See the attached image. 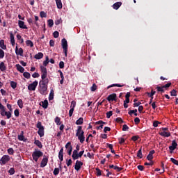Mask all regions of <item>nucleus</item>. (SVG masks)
Listing matches in <instances>:
<instances>
[{
    "instance_id": "aec40b11",
    "label": "nucleus",
    "mask_w": 178,
    "mask_h": 178,
    "mask_svg": "<svg viewBox=\"0 0 178 178\" xmlns=\"http://www.w3.org/2000/svg\"><path fill=\"white\" fill-rule=\"evenodd\" d=\"M6 69H7V67H6V65H5V63L1 62L0 63V70H1V72H6Z\"/></svg>"
},
{
    "instance_id": "7ed1b4c3",
    "label": "nucleus",
    "mask_w": 178,
    "mask_h": 178,
    "mask_svg": "<svg viewBox=\"0 0 178 178\" xmlns=\"http://www.w3.org/2000/svg\"><path fill=\"white\" fill-rule=\"evenodd\" d=\"M44 155V153L38 149H35V151L32 154V158L35 162H38V159L41 158Z\"/></svg>"
},
{
    "instance_id": "473e14b6",
    "label": "nucleus",
    "mask_w": 178,
    "mask_h": 178,
    "mask_svg": "<svg viewBox=\"0 0 178 178\" xmlns=\"http://www.w3.org/2000/svg\"><path fill=\"white\" fill-rule=\"evenodd\" d=\"M170 95L171 97H177V90L173 89L170 91Z\"/></svg>"
},
{
    "instance_id": "0e129e2a",
    "label": "nucleus",
    "mask_w": 178,
    "mask_h": 178,
    "mask_svg": "<svg viewBox=\"0 0 178 178\" xmlns=\"http://www.w3.org/2000/svg\"><path fill=\"white\" fill-rule=\"evenodd\" d=\"M70 147H72V143L68 142V143L65 145V148H66V149H69V148H70Z\"/></svg>"
},
{
    "instance_id": "79ce46f5",
    "label": "nucleus",
    "mask_w": 178,
    "mask_h": 178,
    "mask_svg": "<svg viewBox=\"0 0 178 178\" xmlns=\"http://www.w3.org/2000/svg\"><path fill=\"white\" fill-rule=\"evenodd\" d=\"M53 174L54 175V176H58V175H59V168H54Z\"/></svg>"
},
{
    "instance_id": "2eb2a0df",
    "label": "nucleus",
    "mask_w": 178,
    "mask_h": 178,
    "mask_svg": "<svg viewBox=\"0 0 178 178\" xmlns=\"http://www.w3.org/2000/svg\"><path fill=\"white\" fill-rule=\"evenodd\" d=\"M16 55H19V56H23V49L20 47L19 49L16 46L15 47Z\"/></svg>"
},
{
    "instance_id": "1a4fd4ad",
    "label": "nucleus",
    "mask_w": 178,
    "mask_h": 178,
    "mask_svg": "<svg viewBox=\"0 0 178 178\" xmlns=\"http://www.w3.org/2000/svg\"><path fill=\"white\" fill-rule=\"evenodd\" d=\"M48 164V156L44 155L43 159L40 163V168H45L46 165Z\"/></svg>"
},
{
    "instance_id": "a19ab883",
    "label": "nucleus",
    "mask_w": 178,
    "mask_h": 178,
    "mask_svg": "<svg viewBox=\"0 0 178 178\" xmlns=\"http://www.w3.org/2000/svg\"><path fill=\"white\" fill-rule=\"evenodd\" d=\"M48 63H49V58L48 56H46V60L43 62V65L44 66H47Z\"/></svg>"
},
{
    "instance_id": "de8ad7c7",
    "label": "nucleus",
    "mask_w": 178,
    "mask_h": 178,
    "mask_svg": "<svg viewBox=\"0 0 178 178\" xmlns=\"http://www.w3.org/2000/svg\"><path fill=\"white\" fill-rule=\"evenodd\" d=\"M115 122H117V123H120V124L124 123V121L122 119V118H117L115 119Z\"/></svg>"
},
{
    "instance_id": "58836bf2",
    "label": "nucleus",
    "mask_w": 178,
    "mask_h": 178,
    "mask_svg": "<svg viewBox=\"0 0 178 178\" xmlns=\"http://www.w3.org/2000/svg\"><path fill=\"white\" fill-rule=\"evenodd\" d=\"M170 86H172V83L170 82L164 86H162L161 88H163L164 90H168Z\"/></svg>"
},
{
    "instance_id": "bb28decb",
    "label": "nucleus",
    "mask_w": 178,
    "mask_h": 178,
    "mask_svg": "<svg viewBox=\"0 0 178 178\" xmlns=\"http://www.w3.org/2000/svg\"><path fill=\"white\" fill-rule=\"evenodd\" d=\"M34 144H35L38 148H42V143L39 140H35Z\"/></svg>"
},
{
    "instance_id": "603ef678",
    "label": "nucleus",
    "mask_w": 178,
    "mask_h": 178,
    "mask_svg": "<svg viewBox=\"0 0 178 178\" xmlns=\"http://www.w3.org/2000/svg\"><path fill=\"white\" fill-rule=\"evenodd\" d=\"M72 151H73V147L70 146L69 149H67L68 155H72Z\"/></svg>"
},
{
    "instance_id": "cd10ccee",
    "label": "nucleus",
    "mask_w": 178,
    "mask_h": 178,
    "mask_svg": "<svg viewBox=\"0 0 178 178\" xmlns=\"http://www.w3.org/2000/svg\"><path fill=\"white\" fill-rule=\"evenodd\" d=\"M26 44L27 47H30L31 48H33L34 47V43H33V41L28 40L26 41Z\"/></svg>"
},
{
    "instance_id": "a878e982",
    "label": "nucleus",
    "mask_w": 178,
    "mask_h": 178,
    "mask_svg": "<svg viewBox=\"0 0 178 178\" xmlns=\"http://www.w3.org/2000/svg\"><path fill=\"white\" fill-rule=\"evenodd\" d=\"M124 85H120L119 83H114L112 85H110L107 87V90H109V88H112V87H123Z\"/></svg>"
},
{
    "instance_id": "6e6552de",
    "label": "nucleus",
    "mask_w": 178,
    "mask_h": 178,
    "mask_svg": "<svg viewBox=\"0 0 178 178\" xmlns=\"http://www.w3.org/2000/svg\"><path fill=\"white\" fill-rule=\"evenodd\" d=\"M177 148V143H176V140H174L172 141V145L171 146H169V149L170 154L173 152V151L175 150V149Z\"/></svg>"
},
{
    "instance_id": "f8f14e48",
    "label": "nucleus",
    "mask_w": 178,
    "mask_h": 178,
    "mask_svg": "<svg viewBox=\"0 0 178 178\" xmlns=\"http://www.w3.org/2000/svg\"><path fill=\"white\" fill-rule=\"evenodd\" d=\"M84 154V150L81 151L79 153L76 154L75 156L72 155V159H74V161H76V159H79V158H81L83 156Z\"/></svg>"
},
{
    "instance_id": "a211bd4d",
    "label": "nucleus",
    "mask_w": 178,
    "mask_h": 178,
    "mask_svg": "<svg viewBox=\"0 0 178 178\" xmlns=\"http://www.w3.org/2000/svg\"><path fill=\"white\" fill-rule=\"evenodd\" d=\"M122 6V2H116L113 5V9L118 10Z\"/></svg>"
},
{
    "instance_id": "e2e57ef3",
    "label": "nucleus",
    "mask_w": 178,
    "mask_h": 178,
    "mask_svg": "<svg viewBox=\"0 0 178 178\" xmlns=\"http://www.w3.org/2000/svg\"><path fill=\"white\" fill-rule=\"evenodd\" d=\"M118 141H119V144H124L125 140H124V138H119Z\"/></svg>"
},
{
    "instance_id": "f3484780",
    "label": "nucleus",
    "mask_w": 178,
    "mask_h": 178,
    "mask_svg": "<svg viewBox=\"0 0 178 178\" xmlns=\"http://www.w3.org/2000/svg\"><path fill=\"white\" fill-rule=\"evenodd\" d=\"M58 158L60 162H63V147H62L58 152Z\"/></svg>"
},
{
    "instance_id": "680f3d73",
    "label": "nucleus",
    "mask_w": 178,
    "mask_h": 178,
    "mask_svg": "<svg viewBox=\"0 0 178 178\" xmlns=\"http://www.w3.org/2000/svg\"><path fill=\"white\" fill-rule=\"evenodd\" d=\"M53 35L54 37V38H58V37H59V32L58 31H54V33H53Z\"/></svg>"
},
{
    "instance_id": "4be33fe9",
    "label": "nucleus",
    "mask_w": 178,
    "mask_h": 178,
    "mask_svg": "<svg viewBox=\"0 0 178 178\" xmlns=\"http://www.w3.org/2000/svg\"><path fill=\"white\" fill-rule=\"evenodd\" d=\"M16 67L18 72H20V73H24V67H23L22 65H20L19 64H17Z\"/></svg>"
},
{
    "instance_id": "69168bd1",
    "label": "nucleus",
    "mask_w": 178,
    "mask_h": 178,
    "mask_svg": "<svg viewBox=\"0 0 178 178\" xmlns=\"http://www.w3.org/2000/svg\"><path fill=\"white\" fill-rule=\"evenodd\" d=\"M160 124H161V122H159V121H154L153 122V126H154V127H158V125Z\"/></svg>"
},
{
    "instance_id": "c85d7f7f",
    "label": "nucleus",
    "mask_w": 178,
    "mask_h": 178,
    "mask_svg": "<svg viewBox=\"0 0 178 178\" xmlns=\"http://www.w3.org/2000/svg\"><path fill=\"white\" fill-rule=\"evenodd\" d=\"M0 47L1 48V49H6V46L5 45V40H0Z\"/></svg>"
},
{
    "instance_id": "052dcab7",
    "label": "nucleus",
    "mask_w": 178,
    "mask_h": 178,
    "mask_svg": "<svg viewBox=\"0 0 178 178\" xmlns=\"http://www.w3.org/2000/svg\"><path fill=\"white\" fill-rule=\"evenodd\" d=\"M91 91H95L97 90V85L95 83H93L92 87L90 88Z\"/></svg>"
},
{
    "instance_id": "8fccbe9b",
    "label": "nucleus",
    "mask_w": 178,
    "mask_h": 178,
    "mask_svg": "<svg viewBox=\"0 0 178 178\" xmlns=\"http://www.w3.org/2000/svg\"><path fill=\"white\" fill-rule=\"evenodd\" d=\"M40 17L43 18V17H47V13L44 11H41L40 13Z\"/></svg>"
},
{
    "instance_id": "4d7b16f0",
    "label": "nucleus",
    "mask_w": 178,
    "mask_h": 178,
    "mask_svg": "<svg viewBox=\"0 0 178 178\" xmlns=\"http://www.w3.org/2000/svg\"><path fill=\"white\" fill-rule=\"evenodd\" d=\"M8 173L10 175H13V174L15 173V168H10V170H8Z\"/></svg>"
},
{
    "instance_id": "774afa93",
    "label": "nucleus",
    "mask_w": 178,
    "mask_h": 178,
    "mask_svg": "<svg viewBox=\"0 0 178 178\" xmlns=\"http://www.w3.org/2000/svg\"><path fill=\"white\" fill-rule=\"evenodd\" d=\"M107 131H111V127H105L104 129V132L106 133Z\"/></svg>"
},
{
    "instance_id": "a18cd8bd",
    "label": "nucleus",
    "mask_w": 178,
    "mask_h": 178,
    "mask_svg": "<svg viewBox=\"0 0 178 178\" xmlns=\"http://www.w3.org/2000/svg\"><path fill=\"white\" fill-rule=\"evenodd\" d=\"M49 27H52L54 26V20L53 19H49L47 21Z\"/></svg>"
},
{
    "instance_id": "37998d69",
    "label": "nucleus",
    "mask_w": 178,
    "mask_h": 178,
    "mask_svg": "<svg viewBox=\"0 0 178 178\" xmlns=\"http://www.w3.org/2000/svg\"><path fill=\"white\" fill-rule=\"evenodd\" d=\"M5 57V51L2 50V49H0V59H3V58Z\"/></svg>"
},
{
    "instance_id": "bf43d9fd",
    "label": "nucleus",
    "mask_w": 178,
    "mask_h": 178,
    "mask_svg": "<svg viewBox=\"0 0 178 178\" xmlns=\"http://www.w3.org/2000/svg\"><path fill=\"white\" fill-rule=\"evenodd\" d=\"M59 67L60 69H63V67H65V63L63 61L59 63Z\"/></svg>"
},
{
    "instance_id": "2f4dec72",
    "label": "nucleus",
    "mask_w": 178,
    "mask_h": 178,
    "mask_svg": "<svg viewBox=\"0 0 178 178\" xmlns=\"http://www.w3.org/2000/svg\"><path fill=\"white\" fill-rule=\"evenodd\" d=\"M156 90L158 92H161V94H163V92H165V90L162 88V86H157Z\"/></svg>"
},
{
    "instance_id": "423d86ee",
    "label": "nucleus",
    "mask_w": 178,
    "mask_h": 178,
    "mask_svg": "<svg viewBox=\"0 0 178 178\" xmlns=\"http://www.w3.org/2000/svg\"><path fill=\"white\" fill-rule=\"evenodd\" d=\"M61 46L63 49L65 56H67V40L65 38H63L61 40Z\"/></svg>"
},
{
    "instance_id": "49530a36",
    "label": "nucleus",
    "mask_w": 178,
    "mask_h": 178,
    "mask_svg": "<svg viewBox=\"0 0 178 178\" xmlns=\"http://www.w3.org/2000/svg\"><path fill=\"white\" fill-rule=\"evenodd\" d=\"M14 115L16 116V118H19L20 115V112L19 111V109H15L14 111Z\"/></svg>"
},
{
    "instance_id": "3c124183",
    "label": "nucleus",
    "mask_w": 178,
    "mask_h": 178,
    "mask_svg": "<svg viewBox=\"0 0 178 178\" xmlns=\"http://www.w3.org/2000/svg\"><path fill=\"white\" fill-rule=\"evenodd\" d=\"M107 119H111V116L113 115L112 111H108L106 113Z\"/></svg>"
},
{
    "instance_id": "f257e3e1",
    "label": "nucleus",
    "mask_w": 178,
    "mask_h": 178,
    "mask_svg": "<svg viewBox=\"0 0 178 178\" xmlns=\"http://www.w3.org/2000/svg\"><path fill=\"white\" fill-rule=\"evenodd\" d=\"M40 67L42 73V80L40 81L39 91L42 95H47V90H48V83H49V79L47 78V76H48V71L47 70V67L42 65H40Z\"/></svg>"
},
{
    "instance_id": "0eeeda50",
    "label": "nucleus",
    "mask_w": 178,
    "mask_h": 178,
    "mask_svg": "<svg viewBox=\"0 0 178 178\" xmlns=\"http://www.w3.org/2000/svg\"><path fill=\"white\" fill-rule=\"evenodd\" d=\"M37 86H38V81H35L32 83L28 86V90L29 91H35V89L37 88Z\"/></svg>"
},
{
    "instance_id": "9b49d317",
    "label": "nucleus",
    "mask_w": 178,
    "mask_h": 178,
    "mask_svg": "<svg viewBox=\"0 0 178 178\" xmlns=\"http://www.w3.org/2000/svg\"><path fill=\"white\" fill-rule=\"evenodd\" d=\"M156 93V91L152 90L151 92H147L146 94L149 97L150 100L149 102V105H151V104H152V99H154V95H155V94Z\"/></svg>"
},
{
    "instance_id": "f03ea898",
    "label": "nucleus",
    "mask_w": 178,
    "mask_h": 178,
    "mask_svg": "<svg viewBox=\"0 0 178 178\" xmlns=\"http://www.w3.org/2000/svg\"><path fill=\"white\" fill-rule=\"evenodd\" d=\"M76 136L78 137V140H79L81 144H83V143L86 141V136H84V131H83V127H77Z\"/></svg>"
},
{
    "instance_id": "7c9ffc66",
    "label": "nucleus",
    "mask_w": 178,
    "mask_h": 178,
    "mask_svg": "<svg viewBox=\"0 0 178 178\" xmlns=\"http://www.w3.org/2000/svg\"><path fill=\"white\" fill-rule=\"evenodd\" d=\"M83 122H84V118L81 117L79 118V120L76 121V124L77 125L83 124Z\"/></svg>"
},
{
    "instance_id": "dca6fc26",
    "label": "nucleus",
    "mask_w": 178,
    "mask_h": 178,
    "mask_svg": "<svg viewBox=\"0 0 178 178\" xmlns=\"http://www.w3.org/2000/svg\"><path fill=\"white\" fill-rule=\"evenodd\" d=\"M18 26L19 27V29H24L25 30H27V26H26L24 24V22L22 21V20H19L18 21Z\"/></svg>"
},
{
    "instance_id": "5701e85b",
    "label": "nucleus",
    "mask_w": 178,
    "mask_h": 178,
    "mask_svg": "<svg viewBox=\"0 0 178 178\" xmlns=\"http://www.w3.org/2000/svg\"><path fill=\"white\" fill-rule=\"evenodd\" d=\"M40 106H42L44 109H47L48 108V100L45 99L44 101L42 102V104H40Z\"/></svg>"
},
{
    "instance_id": "09e8293b",
    "label": "nucleus",
    "mask_w": 178,
    "mask_h": 178,
    "mask_svg": "<svg viewBox=\"0 0 178 178\" xmlns=\"http://www.w3.org/2000/svg\"><path fill=\"white\" fill-rule=\"evenodd\" d=\"M170 161L172 163H174V165H177V166H178V161L173 159V158H170Z\"/></svg>"
},
{
    "instance_id": "4468645a",
    "label": "nucleus",
    "mask_w": 178,
    "mask_h": 178,
    "mask_svg": "<svg viewBox=\"0 0 178 178\" xmlns=\"http://www.w3.org/2000/svg\"><path fill=\"white\" fill-rule=\"evenodd\" d=\"M154 154H155V150H152L149 152V154L147 156V161H152L154 159Z\"/></svg>"
},
{
    "instance_id": "c9c22d12",
    "label": "nucleus",
    "mask_w": 178,
    "mask_h": 178,
    "mask_svg": "<svg viewBox=\"0 0 178 178\" xmlns=\"http://www.w3.org/2000/svg\"><path fill=\"white\" fill-rule=\"evenodd\" d=\"M54 122L57 126H60V118L59 117H56Z\"/></svg>"
},
{
    "instance_id": "6ab92c4d",
    "label": "nucleus",
    "mask_w": 178,
    "mask_h": 178,
    "mask_svg": "<svg viewBox=\"0 0 178 178\" xmlns=\"http://www.w3.org/2000/svg\"><path fill=\"white\" fill-rule=\"evenodd\" d=\"M159 135L162 137H170V132L169 131H162L159 133Z\"/></svg>"
},
{
    "instance_id": "c756f323",
    "label": "nucleus",
    "mask_w": 178,
    "mask_h": 178,
    "mask_svg": "<svg viewBox=\"0 0 178 178\" xmlns=\"http://www.w3.org/2000/svg\"><path fill=\"white\" fill-rule=\"evenodd\" d=\"M137 156L139 158V159H142L143 158V150L141 147L137 152Z\"/></svg>"
},
{
    "instance_id": "ea45409f",
    "label": "nucleus",
    "mask_w": 178,
    "mask_h": 178,
    "mask_svg": "<svg viewBox=\"0 0 178 178\" xmlns=\"http://www.w3.org/2000/svg\"><path fill=\"white\" fill-rule=\"evenodd\" d=\"M7 151L9 155H13L15 154V150L12 147L8 148Z\"/></svg>"
},
{
    "instance_id": "4c0bfd02",
    "label": "nucleus",
    "mask_w": 178,
    "mask_h": 178,
    "mask_svg": "<svg viewBox=\"0 0 178 178\" xmlns=\"http://www.w3.org/2000/svg\"><path fill=\"white\" fill-rule=\"evenodd\" d=\"M23 76L25 77V79H30V77H31L30 73L27 72H23Z\"/></svg>"
},
{
    "instance_id": "c03bdc74",
    "label": "nucleus",
    "mask_w": 178,
    "mask_h": 178,
    "mask_svg": "<svg viewBox=\"0 0 178 178\" xmlns=\"http://www.w3.org/2000/svg\"><path fill=\"white\" fill-rule=\"evenodd\" d=\"M114 170H117V172H122V170H123V168H120L118 165H115Z\"/></svg>"
},
{
    "instance_id": "f704fd0d",
    "label": "nucleus",
    "mask_w": 178,
    "mask_h": 178,
    "mask_svg": "<svg viewBox=\"0 0 178 178\" xmlns=\"http://www.w3.org/2000/svg\"><path fill=\"white\" fill-rule=\"evenodd\" d=\"M10 87H12V88H13V90H15V88H16V87H17V83L11 81H10Z\"/></svg>"
},
{
    "instance_id": "5fc2aeb1",
    "label": "nucleus",
    "mask_w": 178,
    "mask_h": 178,
    "mask_svg": "<svg viewBox=\"0 0 178 178\" xmlns=\"http://www.w3.org/2000/svg\"><path fill=\"white\" fill-rule=\"evenodd\" d=\"M32 77H33V79H38V77H40V74H38V72H34L32 74Z\"/></svg>"
},
{
    "instance_id": "39448f33",
    "label": "nucleus",
    "mask_w": 178,
    "mask_h": 178,
    "mask_svg": "<svg viewBox=\"0 0 178 178\" xmlns=\"http://www.w3.org/2000/svg\"><path fill=\"white\" fill-rule=\"evenodd\" d=\"M10 161V156L9 155H3L0 159V165L1 166H3L6 165L8 162Z\"/></svg>"
},
{
    "instance_id": "412c9836",
    "label": "nucleus",
    "mask_w": 178,
    "mask_h": 178,
    "mask_svg": "<svg viewBox=\"0 0 178 178\" xmlns=\"http://www.w3.org/2000/svg\"><path fill=\"white\" fill-rule=\"evenodd\" d=\"M10 42L13 47H15V35H13V33H10Z\"/></svg>"
},
{
    "instance_id": "ddd939ff",
    "label": "nucleus",
    "mask_w": 178,
    "mask_h": 178,
    "mask_svg": "<svg viewBox=\"0 0 178 178\" xmlns=\"http://www.w3.org/2000/svg\"><path fill=\"white\" fill-rule=\"evenodd\" d=\"M116 94L115 93H113L111 95H109L107 97V101H108V102H111V101L113 102V101H116Z\"/></svg>"
},
{
    "instance_id": "393cba45",
    "label": "nucleus",
    "mask_w": 178,
    "mask_h": 178,
    "mask_svg": "<svg viewBox=\"0 0 178 178\" xmlns=\"http://www.w3.org/2000/svg\"><path fill=\"white\" fill-rule=\"evenodd\" d=\"M56 3L58 9H62V0H56Z\"/></svg>"
},
{
    "instance_id": "13d9d810",
    "label": "nucleus",
    "mask_w": 178,
    "mask_h": 178,
    "mask_svg": "<svg viewBox=\"0 0 178 178\" xmlns=\"http://www.w3.org/2000/svg\"><path fill=\"white\" fill-rule=\"evenodd\" d=\"M138 138H140L139 136H134L131 138L132 141H137V140H138Z\"/></svg>"
},
{
    "instance_id": "72a5a7b5",
    "label": "nucleus",
    "mask_w": 178,
    "mask_h": 178,
    "mask_svg": "<svg viewBox=\"0 0 178 178\" xmlns=\"http://www.w3.org/2000/svg\"><path fill=\"white\" fill-rule=\"evenodd\" d=\"M17 105H18L19 108H20V109H23V100L19 99L17 101Z\"/></svg>"
},
{
    "instance_id": "b1692460",
    "label": "nucleus",
    "mask_w": 178,
    "mask_h": 178,
    "mask_svg": "<svg viewBox=\"0 0 178 178\" xmlns=\"http://www.w3.org/2000/svg\"><path fill=\"white\" fill-rule=\"evenodd\" d=\"M35 59H42L44 58V54L42 52L38 53L36 55L34 56Z\"/></svg>"
},
{
    "instance_id": "338daca9",
    "label": "nucleus",
    "mask_w": 178,
    "mask_h": 178,
    "mask_svg": "<svg viewBox=\"0 0 178 178\" xmlns=\"http://www.w3.org/2000/svg\"><path fill=\"white\" fill-rule=\"evenodd\" d=\"M96 171H97V176H101V175H102L99 168H96Z\"/></svg>"
},
{
    "instance_id": "e433bc0d",
    "label": "nucleus",
    "mask_w": 178,
    "mask_h": 178,
    "mask_svg": "<svg viewBox=\"0 0 178 178\" xmlns=\"http://www.w3.org/2000/svg\"><path fill=\"white\" fill-rule=\"evenodd\" d=\"M5 116H6L7 119H10L12 118V113L10 111H6Z\"/></svg>"
},
{
    "instance_id": "6e6d98bb",
    "label": "nucleus",
    "mask_w": 178,
    "mask_h": 178,
    "mask_svg": "<svg viewBox=\"0 0 178 178\" xmlns=\"http://www.w3.org/2000/svg\"><path fill=\"white\" fill-rule=\"evenodd\" d=\"M127 130H129V126L124 124L122 126V131H127Z\"/></svg>"
},
{
    "instance_id": "9d476101",
    "label": "nucleus",
    "mask_w": 178,
    "mask_h": 178,
    "mask_svg": "<svg viewBox=\"0 0 178 178\" xmlns=\"http://www.w3.org/2000/svg\"><path fill=\"white\" fill-rule=\"evenodd\" d=\"M83 163L81 161H79V160H77L76 161L75 165H74V169L75 170H76V172H79V170H80V169H81V166H83Z\"/></svg>"
},
{
    "instance_id": "20e7f679",
    "label": "nucleus",
    "mask_w": 178,
    "mask_h": 178,
    "mask_svg": "<svg viewBox=\"0 0 178 178\" xmlns=\"http://www.w3.org/2000/svg\"><path fill=\"white\" fill-rule=\"evenodd\" d=\"M36 127L37 129H38V134L40 136V137H44V126H42V123H41V122H38L37 124H36Z\"/></svg>"
},
{
    "instance_id": "864d4df0",
    "label": "nucleus",
    "mask_w": 178,
    "mask_h": 178,
    "mask_svg": "<svg viewBox=\"0 0 178 178\" xmlns=\"http://www.w3.org/2000/svg\"><path fill=\"white\" fill-rule=\"evenodd\" d=\"M70 108H71V109H74V108H76V102L75 101H72L71 102Z\"/></svg>"
}]
</instances>
